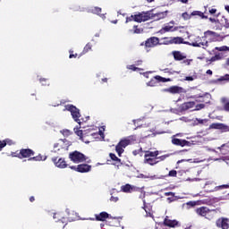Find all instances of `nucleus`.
Returning <instances> with one entry per match:
<instances>
[{"label": "nucleus", "instance_id": "f257e3e1", "mask_svg": "<svg viewBox=\"0 0 229 229\" xmlns=\"http://www.w3.org/2000/svg\"><path fill=\"white\" fill-rule=\"evenodd\" d=\"M208 37H216V32L208 30L204 33V36H198L195 38L193 42H184L186 46H191L192 47H202V49H207L208 46Z\"/></svg>", "mask_w": 229, "mask_h": 229}, {"label": "nucleus", "instance_id": "f03ea898", "mask_svg": "<svg viewBox=\"0 0 229 229\" xmlns=\"http://www.w3.org/2000/svg\"><path fill=\"white\" fill-rule=\"evenodd\" d=\"M65 110L71 112L72 119L75 121V123H78V124H81V121L80 120V118L81 117V114H80V109L72 105H66L64 106V111L65 112Z\"/></svg>", "mask_w": 229, "mask_h": 229}, {"label": "nucleus", "instance_id": "7ed1b4c3", "mask_svg": "<svg viewBox=\"0 0 229 229\" xmlns=\"http://www.w3.org/2000/svg\"><path fill=\"white\" fill-rule=\"evenodd\" d=\"M71 146V141L64 140H59L57 143L54 144V150L55 153H58V151H67L69 149V147Z\"/></svg>", "mask_w": 229, "mask_h": 229}, {"label": "nucleus", "instance_id": "20e7f679", "mask_svg": "<svg viewBox=\"0 0 229 229\" xmlns=\"http://www.w3.org/2000/svg\"><path fill=\"white\" fill-rule=\"evenodd\" d=\"M69 158L73 164H81V162H85L87 157L83 155V153L75 150L69 154Z\"/></svg>", "mask_w": 229, "mask_h": 229}, {"label": "nucleus", "instance_id": "39448f33", "mask_svg": "<svg viewBox=\"0 0 229 229\" xmlns=\"http://www.w3.org/2000/svg\"><path fill=\"white\" fill-rule=\"evenodd\" d=\"M133 136L122 140L115 147V151L118 154V157H121L124 153V148L131 144V139Z\"/></svg>", "mask_w": 229, "mask_h": 229}, {"label": "nucleus", "instance_id": "423d86ee", "mask_svg": "<svg viewBox=\"0 0 229 229\" xmlns=\"http://www.w3.org/2000/svg\"><path fill=\"white\" fill-rule=\"evenodd\" d=\"M153 18V13L151 12L140 13L134 15L135 22H146V21H149V19Z\"/></svg>", "mask_w": 229, "mask_h": 229}, {"label": "nucleus", "instance_id": "0eeeda50", "mask_svg": "<svg viewBox=\"0 0 229 229\" xmlns=\"http://www.w3.org/2000/svg\"><path fill=\"white\" fill-rule=\"evenodd\" d=\"M196 214H198V216H201V217H206V219H208L210 221V219H212V211L209 210L208 208L207 207H200L196 209Z\"/></svg>", "mask_w": 229, "mask_h": 229}, {"label": "nucleus", "instance_id": "6e6552de", "mask_svg": "<svg viewBox=\"0 0 229 229\" xmlns=\"http://www.w3.org/2000/svg\"><path fill=\"white\" fill-rule=\"evenodd\" d=\"M121 191L122 192L131 194V192H139L140 191H141V189L137 186L127 183L125 185L121 186Z\"/></svg>", "mask_w": 229, "mask_h": 229}, {"label": "nucleus", "instance_id": "1a4fd4ad", "mask_svg": "<svg viewBox=\"0 0 229 229\" xmlns=\"http://www.w3.org/2000/svg\"><path fill=\"white\" fill-rule=\"evenodd\" d=\"M158 81H162L163 83H165V81H171L170 79H165L160 75H157L154 77V79H152L150 81H148L147 83L148 87H157V84L158 83Z\"/></svg>", "mask_w": 229, "mask_h": 229}, {"label": "nucleus", "instance_id": "9d476101", "mask_svg": "<svg viewBox=\"0 0 229 229\" xmlns=\"http://www.w3.org/2000/svg\"><path fill=\"white\" fill-rule=\"evenodd\" d=\"M217 228H222V229H228L229 228V219L221 217L216 220V223Z\"/></svg>", "mask_w": 229, "mask_h": 229}, {"label": "nucleus", "instance_id": "9b49d317", "mask_svg": "<svg viewBox=\"0 0 229 229\" xmlns=\"http://www.w3.org/2000/svg\"><path fill=\"white\" fill-rule=\"evenodd\" d=\"M55 167H58L59 169H65L69 165H67V162L64 158H59L58 160L56 158L52 159Z\"/></svg>", "mask_w": 229, "mask_h": 229}, {"label": "nucleus", "instance_id": "f8f14e48", "mask_svg": "<svg viewBox=\"0 0 229 229\" xmlns=\"http://www.w3.org/2000/svg\"><path fill=\"white\" fill-rule=\"evenodd\" d=\"M164 225L165 226H169L170 228H176L181 226L180 222L178 220H171L167 216L164 220Z\"/></svg>", "mask_w": 229, "mask_h": 229}, {"label": "nucleus", "instance_id": "ddd939ff", "mask_svg": "<svg viewBox=\"0 0 229 229\" xmlns=\"http://www.w3.org/2000/svg\"><path fill=\"white\" fill-rule=\"evenodd\" d=\"M159 39L157 37H152L146 40L145 46L146 47H155V46H158Z\"/></svg>", "mask_w": 229, "mask_h": 229}, {"label": "nucleus", "instance_id": "4468645a", "mask_svg": "<svg viewBox=\"0 0 229 229\" xmlns=\"http://www.w3.org/2000/svg\"><path fill=\"white\" fill-rule=\"evenodd\" d=\"M209 128L212 130H222V131H229V126L223 123H212Z\"/></svg>", "mask_w": 229, "mask_h": 229}, {"label": "nucleus", "instance_id": "2eb2a0df", "mask_svg": "<svg viewBox=\"0 0 229 229\" xmlns=\"http://www.w3.org/2000/svg\"><path fill=\"white\" fill-rule=\"evenodd\" d=\"M92 169L90 165L81 164L77 165V173H89Z\"/></svg>", "mask_w": 229, "mask_h": 229}, {"label": "nucleus", "instance_id": "dca6fc26", "mask_svg": "<svg viewBox=\"0 0 229 229\" xmlns=\"http://www.w3.org/2000/svg\"><path fill=\"white\" fill-rule=\"evenodd\" d=\"M166 92H170L171 94H182L185 93V90L180 86H173L169 89H166Z\"/></svg>", "mask_w": 229, "mask_h": 229}, {"label": "nucleus", "instance_id": "f3484780", "mask_svg": "<svg viewBox=\"0 0 229 229\" xmlns=\"http://www.w3.org/2000/svg\"><path fill=\"white\" fill-rule=\"evenodd\" d=\"M89 13H94L95 15H99L102 19H105V14H101V7H90L87 10Z\"/></svg>", "mask_w": 229, "mask_h": 229}, {"label": "nucleus", "instance_id": "a211bd4d", "mask_svg": "<svg viewBox=\"0 0 229 229\" xmlns=\"http://www.w3.org/2000/svg\"><path fill=\"white\" fill-rule=\"evenodd\" d=\"M172 144H174V146H182V148H183V146H189V141H187L185 140L173 138Z\"/></svg>", "mask_w": 229, "mask_h": 229}, {"label": "nucleus", "instance_id": "6ab92c4d", "mask_svg": "<svg viewBox=\"0 0 229 229\" xmlns=\"http://www.w3.org/2000/svg\"><path fill=\"white\" fill-rule=\"evenodd\" d=\"M95 217L97 221H106V219H109V217L112 218V216H110V214L105 211L101 212L98 215H96Z\"/></svg>", "mask_w": 229, "mask_h": 229}, {"label": "nucleus", "instance_id": "aec40b11", "mask_svg": "<svg viewBox=\"0 0 229 229\" xmlns=\"http://www.w3.org/2000/svg\"><path fill=\"white\" fill-rule=\"evenodd\" d=\"M20 155H21L23 158H30V157L35 155V153L30 148H23L20 151Z\"/></svg>", "mask_w": 229, "mask_h": 229}, {"label": "nucleus", "instance_id": "412c9836", "mask_svg": "<svg viewBox=\"0 0 229 229\" xmlns=\"http://www.w3.org/2000/svg\"><path fill=\"white\" fill-rule=\"evenodd\" d=\"M178 30V27H174L171 25H165V27H163L160 30L159 33H167L169 31H177Z\"/></svg>", "mask_w": 229, "mask_h": 229}, {"label": "nucleus", "instance_id": "4be33fe9", "mask_svg": "<svg viewBox=\"0 0 229 229\" xmlns=\"http://www.w3.org/2000/svg\"><path fill=\"white\" fill-rule=\"evenodd\" d=\"M173 55L176 61L185 60V58H187V56L180 51H174Z\"/></svg>", "mask_w": 229, "mask_h": 229}, {"label": "nucleus", "instance_id": "5701e85b", "mask_svg": "<svg viewBox=\"0 0 229 229\" xmlns=\"http://www.w3.org/2000/svg\"><path fill=\"white\" fill-rule=\"evenodd\" d=\"M196 103L194 101L185 102L181 106L182 110H189L190 108H194Z\"/></svg>", "mask_w": 229, "mask_h": 229}, {"label": "nucleus", "instance_id": "b1692460", "mask_svg": "<svg viewBox=\"0 0 229 229\" xmlns=\"http://www.w3.org/2000/svg\"><path fill=\"white\" fill-rule=\"evenodd\" d=\"M159 160H157V157H145L144 164H148L149 165H155L158 164Z\"/></svg>", "mask_w": 229, "mask_h": 229}, {"label": "nucleus", "instance_id": "393cba45", "mask_svg": "<svg viewBox=\"0 0 229 229\" xmlns=\"http://www.w3.org/2000/svg\"><path fill=\"white\" fill-rule=\"evenodd\" d=\"M185 42H189V41H183V38L180 37L173 38L170 40V44H185Z\"/></svg>", "mask_w": 229, "mask_h": 229}, {"label": "nucleus", "instance_id": "a878e982", "mask_svg": "<svg viewBox=\"0 0 229 229\" xmlns=\"http://www.w3.org/2000/svg\"><path fill=\"white\" fill-rule=\"evenodd\" d=\"M145 158H149L150 157L152 158H157V157H158V150H156V151H148L146 154H145Z\"/></svg>", "mask_w": 229, "mask_h": 229}, {"label": "nucleus", "instance_id": "bb28decb", "mask_svg": "<svg viewBox=\"0 0 229 229\" xmlns=\"http://www.w3.org/2000/svg\"><path fill=\"white\" fill-rule=\"evenodd\" d=\"M47 159V157H43L42 155H38V156H36V157H30L29 158L30 161L31 160H35L36 162H40V161H46Z\"/></svg>", "mask_w": 229, "mask_h": 229}, {"label": "nucleus", "instance_id": "cd10ccee", "mask_svg": "<svg viewBox=\"0 0 229 229\" xmlns=\"http://www.w3.org/2000/svg\"><path fill=\"white\" fill-rule=\"evenodd\" d=\"M53 217H54V219H57V220H55L56 223H58V221H61V223H63V224L67 223L65 217L60 216V214L55 213Z\"/></svg>", "mask_w": 229, "mask_h": 229}, {"label": "nucleus", "instance_id": "c85d7f7f", "mask_svg": "<svg viewBox=\"0 0 229 229\" xmlns=\"http://www.w3.org/2000/svg\"><path fill=\"white\" fill-rule=\"evenodd\" d=\"M192 16L198 15L199 17H201V19H208V16L205 15L202 12L199 11H194L191 13Z\"/></svg>", "mask_w": 229, "mask_h": 229}, {"label": "nucleus", "instance_id": "c756f323", "mask_svg": "<svg viewBox=\"0 0 229 229\" xmlns=\"http://www.w3.org/2000/svg\"><path fill=\"white\" fill-rule=\"evenodd\" d=\"M90 49H92V45H90V43H88L84 47V48H83V50H82L81 55H87V53H89V51H90Z\"/></svg>", "mask_w": 229, "mask_h": 229}, {"label": "nucleus", "instance_id": "7c9ffc66", "mask_svg": "<svg viewBox=\"0 0 229 229\" xmlns=\"http://www.w3.org/2000/svg\"><path fill=\"white\" fill-rule=\"evenodd\" d=\"M152 17H154L156 19V21H158L160 19H164L165 17V13H158L156 14H152Z\"/></svg>", "mask_w": 229, "mask_h": 229}, {"label": "nucleus", "instance_id": "2f4dec72", "mask_svg": "<svg viewBox=\"0 0 229 229\" xmlns=\"http://www.w3.org/2000/svg\"><path fill=\"white\" fill-rule=\"evenodd\" d=\"M39 82L43 87H49V81H47L46 78H40Z\"/></svg>", "mask_w": 229, "mask_h": 229}, {"label": "nucleus", "instance_id": "473e14b6", "mask_svg": "<svg viewBox=\"0 0 229 229\" xmlns=\"http://www.w3.org/2000/svg\"><path fill=\"white\" fill-rule=\"evenodd\" d=\"M225 189H229V184H223V185L215 187V191H223Z\"/></svg>", "mask_w": 229, "mask_h": 229}, {"label": "nucleus", "instance_id": "72a5a7b5", "mask_svg": "<svg viewBox=\"0 0 229 229\" xmlns=\"http://www.w3.org/2000/svg\"><path fill=\"white\" fill-rule=\"evenodd\" d=\"M165 158H169V154L164 155V156H160L156 157L157 160H159L158 162H164V160H165Z\"/></svg>", "mask_w": 229, "mask_h": 229}, {"label": "nucleus", "instance_id": "f704fd0d", "mask_svg": "<svg viewBox=\"0 0 229 229\" xmlns=\"http://www.w3.org/2000/svg\"><path fill=\"white\" fill-rule=\"evenodd\" d=\"M217 81H229V74H225L217 79Z\"/></svg>", "mask_w": 229, "mask_h": 229}, {"label": "nucleus", "instance_id": "c9c22d12", "mask_svg": "<svg viewBox=\"0 0 229 229\" xmlns=\"http://www.w3.org/2000/svg\"><path fill=\"white\" fill-rule=\"evenodd\" d=\"M111 160H114V162H121V159L115 156V154L111 153L109 155Z\"/></svg>", "mask_w": 229, "mask_h": 229}, {"label": "nucleus", "instance_id": "e433bc0d", "mask_svg": "<svg viewBox=\"0 0 229 229\" xmlns=\"http://www.w3.org/2000/svg\"><path fill=\"white\" fill-rule=\"evenodd\" d=\"M216 51H229V47L226 46H223V47H216L215 48Z\"/></svg>", "mask_w": 229, "mask_h": 229}, {"label": "nucleus", "instance_id": "4c0bfd02", "mask_svg": "<svg viewBox=\"0 0 229 229\" xmlns=\"http://www.w3.org/2000/svg\"><path fill=\"white\" fill-rule=\"evenodd\" d=\"M133 28H134V30H129L131 33H136V34L142 33V30L137 29L136 25H134Z\"/></svg>", "mask_w": 229, "mask_h": 229}, {"label": "nucleus", "instance_id": "58836bf2", "mask_svg": "<svg viewBox=\"0 0 229 229\" xmlns=\"http://www.w3.org/2000/svg\"><path fill=\"white\" fill-rule=\"evenodd\" d=\"M196 78H198V76L196 75H192V76H187L185 77V81H194V80H196Z\"/></svg>", "mask_w": 229, "mask_h": 229}, {"label": "nucleus", "instance_id": "ea45409f", "mask_svg": "<svg viewBox=\"0 0 229 229\" xmlns=\"http://www.w3.org/2000/svg\"><path fill=\"white\" fill-rule=\"evenodd\" d=\"M61 133H63V135L64 137H69V135H71V131L65 129V130L61 131Z\"/></svg>", "mask_w": 229, "mask_h": 229}, {"label": "nucleus", "instance_id": "a19ab883", "mask_svg": "<svg viewBox=\"0 0 229 229\" xmlns=\"http://www.w3.org/2000/svg\"><path fill=\"white\" fill-rule=\"evenodd\" d=\"M127 69H129L130 71H140V68L135 67V65L133 64L127 65Z\"/></svg>", "mask_w": 229, "mask_h": 229}, {"label": "nucleus", "instance_id": "79ce46f5", "mask_svg": "<svg viewBox=\"0 0 229 229\" xmlns=\"http://www.w3.org/2000/svg\"><path fill=\"white\" fill-rule=\"evenodd\" d=\"M137 178H150V180H154L155 176H148L143 174H140Z\"/></svg>", "mask_w": 229, "mask_h": 229}, {"label": "nucleus", "instance_id": "37998d69", "mask_svg": "<svg viewBox=\"0 0 229 229\" xmlns=\"http://www.w3.org/2000/svg\"><path fill=\"white\" fill-rule=\"evenodd\" d=\"M206 121L207 120L196 118V120L194 121V124H203V123H205Z\"/></svg>", "mask_w": 229, "mask_h": 229}, {"label": "nucleus", "instance_id": "c03bdc74", "mask_svg": "<svg viewBox=\"0 0 229 229\" xmlns=\"http://www.w3.org/2000/svg\"><path fill=\"white\" fill-rule=\"evenodd\" d=\"M176 174H178L176 170H171L168 174V176L176 177Z\"/></svg>", "mask_w": 229, "mask_h": 229}, {"label": "nucleus", "instance_id": "a18cd8bd", "mask_svg": "<svg viewBox=\"0 0 229 229\" xmlns=\"http://www.w3.org/2000/svg\"><path fill=\"white\" fill-rule=\"evenodd\" d=\"M205 108V104H198L194 110H203Z\"/></svg>", "mask_w": 229, "mask_h": 229}, {"label": "nucleus", "instance_id": "49530a36", "mask_svg": "<svg viewBox=\"0 0 229 229\" xmlns=\"http://www.w3.org/2000/svg\"><path fill=\"white\" fill-rule=\"evenodd\" d=\"M131 21H135V15H131L130 17H127L125 22H131Z\"/></svg>", "mask_w": 229, "mask_h": 229}, {"label": "nucleus", "instance_id": "de8ad7c7", "mask_svg": "<svg viewBox=\"0 0 229 229\" xmlns=\"http://www.w3.org/2000/svg\"><path fill=\"white\" fill-rule=\"evenodd\" d=\"M101 128H102V130L100 129V130L98 131V133H99L100 137H102V139H105V133H104V131H105V127H101Z\"/></svg>", "mask_w": 229, "mask_h": 229}, {"label": "nucleus", "instance_id": "09e8293b", "mask_svg": "<svg viewBox=\"0 0 229 229\" xmlns=\"http://www.w3.org/2000/svg\"><path fill=\"white\" fill-rule=\"evenodd\" d=\"M182 17L184 19V21H188V19H191V16L187 13H183L182 14Z\"/></svg>", "mask_w": 229, "mask_h": 229}, {"label": "nucleus", "instance_id": "8fccbe9b", "mask_svg": "<svg viewBox=\"0 0 229 229\" xmlns=\"http://www.w3.org/2000/svg\"><path fill=\"white\" fill-rule=\"evenodd\" d=\"M4 142H5V146L8 145V146H12V144H13V141L10 139H6L4 140Z\"/></svg>", "mask_w": 229, "mask_h": 229}, {"label": "nucleus", "instance_id": "3c124183", "mask_svg": "<svg viewBox=\"0 0 229 229\" xmlns=\"http://www.w3.org/2000/svg\"><path fill=\"white\" fill-rule=\"evenodd\" d=\"M6 147V142L4 140L1 141L0 140V151H3V148Z\"/></svg>", "mask_w": 229, "mask_h": 229}, {"label": "nucleus", "instance_id": "603ef678", "mask_svg": "<svg viewBox=\"0 0 229 229\" xmlns=\"http://www.w3.org/2000/svg\"><path fill=\"white\" fill-rule=\"evenodd\" d=\"M224 110H225V112H229V101L225 103Z\"/></svg>", "mask_w": 229, "mask_h": 229}, {"label": "nucleus", "instance_id": "864d4df0", "mask_svg": "<svg viewBox=\"0 0 229 229\" xmlns=\"http://www.w3.org/2000/svg\"><path fill=\"white\" fill-rule=\"evenodd\" d=\"M110 201H113L114 203H117V201H119V198L112 196L110 198Z\"/></svg>", "mask_w": 229, "mask_h": 229}, {"label": "nucleus", "instance_id": "5fc2aeb1", "mask_svg": "<svg viewBox=\"0 0 229 229\" xmlns=\"http://www.w3.org/2000/svg\"><path fill=\"white\" fill-rule=\"evenodd\" d=\"M186 205H188V207H196V201H189Z\"/></svg>", "mask_w": 229, "mask_h": 229}, {"label": "nucleus", "instance_id": "6e6d98bb", "mask_svg": "<svg viewBox=\"0 0 229 229\" xmlns=\"http://www.w3.org/2000/svg\"><path fill=\"white\" fill-rule=\"evenodd\" d=\"M223 148H229V144H223L221 145V147H218L217 149H219L220 151H223Z\"/></svg>", "mask_w": 229, "mask_h": 229}, {"label": "nucleus", "instance_id": "4d7b16f0", "mask_svg": "<svg viewBox=\"0 0 229 229\" xmlns=\"http://www.w3.org/2000/svg\"><path fill=\"white\" fill-rule=\"evenodd\" d=\"M210 22H213L215 24H217L219 22V20H216V18H209Z\"/></svg>", "mask_w": 229, "mask_h": 229}, {"label": "nucleus", "instance_id": "13d9d810", "mask_svg": "<svg viewBox=\"0 0 229 229\" xmlns=\"http://www.w3.org/2000/svg\"><path fill=\"white\" fill-rule=\"evenodd\" d=\"M216 12H217V9H209L210 15L216 14Z\"/></svg>", "mask_w": 229, "mask_h": 229}, {"label": "nucleus", "instance_id": "bf43d9fd", "mask_svg": "<svg viewBox=\"0 0 229 229\" xmlns=\"http://www.w3.org/2000/svg\"><path fill=\"white\" fill-rule=\"evenodd\" d=\"M75 133L78 137H81V135H83V131H76Z\"/></svg>", "mask_w": 229, "mask_h": 229}, {"label": "nucleus", "instance_id": "052dcab7", "mask_svg": "<svg viewBox=\"0 0 229 229\" xmlns=\"http://www.w3.org/2000/svg\"><path fill=\"white\" fill-rule=\"evenodd\" d=\"M140 151H142V148H140V150H134L132 152V155H134V157H137V155H139Z\"/></svg>", "mask_w": 229, "mask_h": 229}, {"label": "nucleus", "instance_id": "680f3d73", "mask_svg": "<svg viewBox=\"0 0 229 229\" xmlns=\"http://www.w3.org/2000/svg\"><path fill=\"white\" fill-rule=\"evenodd\" d=\"M204 148H205V149H207V151H213L214 153H216V149H214V148H210L208 147H204Z\"/></svg>", "mask_w": 229, "mask_h": 229}, {"label": "nucleus", "instance_id": "e2e57ef3", "mask_svg": "<svg viewBox=\"0 0 229 229\" xmlns=\"http://www.w3.org/2000/svg\"><path fill=\"white\" fill-rule=\"evenodd\" d=\"M191 99H197V98H203V95H195V96H191Z\"/></svg>", "mask_w": 229, "mask_h": 229}, {"label": "nucleus", "instance_id": "0e129e2a", "mask_svg": "<svg viewBox=\"0 0 229 229\" xmlns=\"http://www.w3.org/2000/svg\"><path fill=\"white\" fill-rule=\"evenodd\" d=\"M165 196H174V192H165Z\"/></svg>", "mask_w": 229, "mask_h": 229}, {"label": "nucleus", "instance_id": "69168bd1", "mask_svg": "<svg viewBox=\"0 0 229 229\" xmlns=\"http://www.w3.org/2000/svg\"><path fill=\"white\" fill-rule=\"evenodd\" d=\"M208 62H217L215 55L213 57H211L209 60H208Z\"/></svg>", "mask_w": 229, "mask_h": 229}, {"label": "nucleus", "instance_id": "338daca9", "mask_svg": "<svg viewBox=\"0 0 229 229\" xmlns=\"http://www.w3.org/2000/svg\"><path fill=\"white\" fill-rule=\"evenodd\" d=\"M215 58H216V61H217V60H221V55H215Z\"/></svg>", "mask_w": 229, "mask_h": 229}, {"label": "nucleus", "instance_id": "774afa93", "mask_svg": "<svg viewBox=\"0 0 229 229\" xmlns=\"http://www.w3.org/2000/svg\"><path fill=\"white\" fill-rule=\"evenodd\" d=\"M225 28H229V21L228 20H225Z\"/></svg>", "mask_w": 229, "mask_h": 229}]
</instances>
